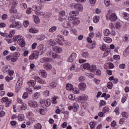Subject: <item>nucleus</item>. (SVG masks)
Returning <instances> with one entry per match:
<instances>
[{"label": "nucleus", "mask_w": 129, "mask_h": 129, "mask_svg": "<svg viewBox=\"0 0 129 129\" xmlns=\"http://www.w3.org/2000/svg\"><path fill=\"white\" fill-rule=\"evenodd\" d=\"M107 20H109L111 22H115L117 19V16L115 13L110 14V11H108V13L106 16Z\"/></svg>", "instance_id": "1"}, {"label": "nucleus", "mask_w": 129, "mask_h": 129, "mask_svg": "<svg viewBox=\"0 0 129 129\" xmlns=\"http://www.w3.org/2000/svg\"><path fill=\"white\" fill-rule=\"evenodd\" d=\"M38 51H35L37 54L39 55H42L45 53V47H44V45L40 44L39 46L37 47Z\"/></svg>", "instance_id": "2"}, {"label": "nucleus", "mask_w": 129, "mask_h": 129, "mask_svg": "<svg viewBox=\"0 0 129 129\" xmlns=\"http://www.w3.org/2000/svg\"><path fill=\"white\" fill-rule=\"evenodd\" d=\"M23 79L22 78H19L18 81L16 84V92H19L20 89H21V87H22V85L23 84Z\"/></svg>", "instance_id": "3"}, {"label": "nucleus", "mask_w": 129, "mask_h": 129, "mask_svg": "<svg viewBox=\"0 0 129 129\" xmlns=\"http://www.w3.org/2000/svg\"><path fill=\"white\" fill-rule=\"evenodd\" d=\"M2 102H4L5 104V106L6 107H9L10 105H11V103H12V100L9 99L8 97H4L2 99Z\"/></svg>", "instance_id": "4"}, {"label": "nucleus", "mask_w": 129, "mask_h": 129, "mask_svg": "<svg viewBox=\"0 0 129 129\" xmlns=\"http://www.w3.org/2000/svg\"><path fill=\"white\" fill-rule=\"evenodd\" d=\"M40 103L41 104H44L45 106L49 107V106L51 105V100L49 99H47L46 100H41Z\"/></svg>", "instance_id": "5"}, {"label": "nucleus", "mask_w": 129, "mask_h": 129, "mask_svg": "<svg viewBox=\"0 0 129 129\" xmlns=\"http://www.w3.org/2000/svg\"><path fill=\"white\" fill-rule=\"evenodd\" d=\"M14 34H15V31H12V32H10V34L8 35L9 37H6L5 38V40H6V41H7L9 44H11V43H13V40L11 39V38H12V37H13Z\"/></svg>", "instance_id": "6"}, {"label": "nucleus", "mask_w": 129, "mask_h": 129, "mask_svg": "<svg viewBox=\"0 0 129 129\" xmlns=\"http://www.w3.org/2000/svg\"><path fill=\"white\" fill-rule=\"evenodd\" d=\"M28 104L29 106H30V107H33V108L38 107L39 106V105L38 104V102L35 101H32V100L29 101Z\"/></svg>", "instance_id": "7"}, {"label": "nucleus", "mask_w": 129, "mask_h": 129, "mask_svg": "<svg viewBox=\"0 0 129 129\" xmlns=\"http://www.w3.org/2000/svg\"><path fill=\"white\" fill-rule=\"evenodd\" d=\"M40 63H45L47 62V63H51L52 62V58L51 57H42L40 60Z\"/></svg>", "instance_id": "8"}, {"label": "nucleus", "mask_w": 129, "mask_h": 129, "mask_svg": "<svg viewBox=\"0 0 129 129\" xmlns=\"http://www.w3.org/2000/svg\"><path fill=\"white\" fill-rule=\"evenodd\" d=\"M74 8L75 10L78 12H82L83 11V6L80 4H76L74 5Z\"/></svg>", "instance_id": "9"}, {"label": "nucleus", "mask_w": 129, "mask_h": 129, "mask_svg": "<svg viewBox=\"0 0 129 129\" xmlns=\"http://www.w3.org/2000/svg\"><path fill=\"white\" fill-rule=\"evenodd\" d=\"M38 53H37V52L35 51L31 55L29 56V59L30 60H34V59H38Z\"/></svg>", "instance_id": "10"}, {"label": "nucleus", "mask_w": 129, "mask_h": 129, "mask_svg": "<svg viewBox=\"0 0 129 129\" xmlns=\"http://www.w3.org/2000/svg\"><path fill=\"white\" fill-rule=\"evenodd\" d=\"M77 57V54H76V53H73L68 58V62H73V61H74V60L76 59Z\"/></svg>", "instance_id": "11"}, {"label": "nucleus", "mask_w": 129, "mask_h": 129, "mask_svg": "<svg viewBox=\"0 0 129 129\" xmlns=\"http://www.w3.org/2000/svg\"><path fill=\"white\" fill-rule=\"evenodd\" d=\"M43 68L46 70V71H50L52 68L51 64L49 63H45L43 64Z\"/></svg>", "instance_id": "12"}, {"label": "nucleus", "mask_w": 129, "mask_h": 129, "mask_svg": "<svg viewBox=\"0 0 129 129\" xmlns=\"http://www.w3.org/2000/svg\"><path fill=\"white\" fill-rule=\"evenodd\" d=\"M39 74L43 78H46L47 77V72L44 70H40L39 71Z\"/></svg>", "instance_id": "13"}, {"label": "nucleus", "mask_w": 129, "mask_h": 129, "mask_svg": "<svg viewBox=\"0 0 129 129\" xmlns=\"http://www.w3.org/2000/svg\"><path fill=\"white\" fill-rule=\"evenodd\" d=\"M17 42L18 43V44L20 46H21V47H25V42L24 39L20 38V39H18Z\"/></svg>", "instance_id": "14"}, {"label": "nucleus", "mask_w": 129, "mask_h": 129, "mask_svg": "<svg viewBox=\"0 0 129 129\" xmlns=\"http://www.w3.org/2000/svg\"><path fill=\"white\" fill-rule=\"evenodd\" d=\"M79 88L81 90H85L86 89V84L85 83H81L79 84Z\"/></svg>", "instance_id": "15"}, {"label": "nucleus", "mask_w": 129, "mask_h": 129, "mask_svg": "<svg viewBox=\"0 0 129 129\" xmlns=\"http://www.w3.org/2000/svg\"><path fill=\"white\" fill-rule=\"evenodd\" d=\"M35 81L38 82L39 83H41V84H45L46 83V82H45V81L40 79V78L39 77H35Z\"/></svg>", "instance_id": "16"}, {"label": "nucleus", "mask_w": 129, "mask_h": 129, "mask_svg": "<svg viewBox=\"0 0 129 129\" xmlns=\"http://www.w3.org/2000/svg\"><path fill=\"white\" fill-rule=\"evenodd\" d=\"M63 22L62 25L64 28H70L71 27V25L67 20H63Z\"/></svg>", "instance_id": "17"}, {"label": "nucleus", "mask_w": 129, "mask_h": 129, "mask_svg": "<svg viewBox=\"0 0 129 129\" xmlns=\"http://www.w3.org/2000/svg\"><path fill=\"white\" fill-rule=\"evenodd\" d=\"M79 15V12L77 11H73L70 12V17H76Z\"/></svg>", "instance_id": "18"}, {"label": "nucleus", "mask_w": 129, "mask_h": 129, "mask_svg": "<svg viewBox=\"0 0 129 129\" xmlns=\"http://www.w3.org/2000/svg\"><path fill=\"white\" fill-rule=\"evenodd\" d=\"M52 48L56 53H61L62 52V48L59 46H53Z\"/></svg>", "instance_id": "19"}, {"label": "nucleus", "mask_w": 129, "mask_h": 129, "mask_svg": "<svg viewBox=\"0 0 129 129\" xmlns=\"http://www.w3.org/2000/svg\"><path fill=\"white\" fill-rule=\"evenodd\" d=\"M18 6V2L16 0L11 1V8L12 9H15Z\"/></svg>", "instance_id": "20"}, {"label": "nucleus", "mask_w": 129, "mask_h": 129, "mask_svg": "<svg viewBox=\"0 0 129 129\" xmlns=\"http://www.w3.org/2000/svg\"><path fill=\"white\" fill-rule=\"evenodd\" d=\"M103 40L106 43H111L112 42V39L109 37H105L103 38Z\"/></svg>", "instance_id": "21"}, {"label": "nucleus", "mask_w": 129, "mask_h": 129, "mask_svg": "<svg viewBox=\"0 0 129 129\" xmlns=\"http://www.w3.org/2000/svg\"><path fill=\"white\" fill-rule=\"evenodd\" d=\"M9 70L10 69H9V66L8 65L5 66L2 69V71L4 73H7V72H8Z\"/></svg>", "instance_id": "22"}, {"label": "nucleus", "mask_w": 129, "mask_h": 129, "mask_svg": "<svg viewBox=\"0 0 129 129\" xmlns=\"http://www.w3.org/2000/svg\"><path fill=\"white\" fill-rule=\"evenodd\" d=\"M73 107H74V111L75 112H76V111H77V109L79 108V105H78V104H77V103H74L73 104Z\"/></svg>", "instance_id": "23"}, {"label": "nucleus", "mask_w": 129, "mask_h": 129, "mask_svg": "<svg viewBox=\"0 0 129 129\" xmlns=\"http://www.w3.org/2000/svg\"><path fill=\"white\" fill-rule=\"evenodd\" d=\"M89 71L91 72H94L96 70V66L92 64L91 66H90Z\"/></svg>", "instance_id": "24"}, {"label": "nucleus", "mask_w": 129, "mask_h": 129, "mask_svg": "<svg viewBox=\"0 0 129 129\" xmlns=\"http://www.w3.org/2000/svg\"><path fill=\"white\" fill-rule=\"evenodd\" d=\"M56 40H57V41H63L64 42V38L63 36L61 35H58L56 37Z\"/></svg>", "instance_id": "25"}, {"label": "nucleus", "mask_w": 129, "mask_h": 129, "mask_svg": "<svg viewBox=\"0 0 129 129\" xmlns=\"http://www.w3.org/2000/svg\"><path fill=\"white\" fill-rule=\"evenodd\" d=\"M26 90L27 91V93H29V94H33V90L32 89V88L27 87L26 88Z\"/></svg>", "instance_id": "26"}, {"label": "nucleus", "mask_w": 129, "mask_h": 129, "mask_svg": "<svg viewBox=\"0 0 129 129\" xmlns=\"http://www.w3.org/2000/svg\"><path fill=\"white\" fill-rule=\"evenodd\" d=\"M66 89L67 90H72L73 89V85L71 84H67Z\"/></svg>", "instance_id": "27"}, {"label": "nucleus", "mask_w": 129, "mask_h": 129, "mask_svg": "<svg viewBox=\"0 0 129 129\" xmlns=\"http://www.w3.org/2000/svg\"><path fill=\"white\" fill-rule=\"evenodd\" d=\"M123 17L126 21H129V14L127 13H123Z\"/></svg>", "instance_id": "28"}, {"label": "nucleus", "mask_w": 129, "mask_h": 129, "mask_svg": "<svg viewBox=\"0 0 129 129\" xmlns=\"http://www.w3.org/2000/svg\"><path fill=\"white\" fill-rule=\"evenodd\" d=\"M109 111V107L107 106L104 107L102 109V112L103 113H106Z\"/></svg>", "instance_id": "29"}, {"label": "nucleus", "mask_w": 129, "mask_h": 129, "mask_svg": "<svg viewBox=\"0 0 129 129\" xmlns=\"http://www.w3.org/2000/svg\"><path fill=\"white\" fill-rule=\"evenodd\" d=\"M93 21L94 23L97 24L99 22V16H95L93 19Z\"/></svg>", "instance_id": "30"}, {"label": "nucleus", "mask_w": 129, "mask_h": 129, "mask_svg": "<svg viewBox=\"0 0 129 129\" xmlns=\"http://www.w3.org/2000/svg\"><path fill=\"white\" fill-rule=\"evenodd\" d=\"M83 68L84 69H87V70H89L90 68V64L88 63H86L83 64Z\"/></svg>", "instance_id": "31"}, {"label": "nucleus", "mask_w": 129, "mask_h": 129, "mask_svg": "<svg viewBox=\"0 0 129 129\" xmlns=\"http://www.w3.org/2000/svg\"><path fill=\"white\" fill-rule=\"evenodd\" d=\"M82 56L83 58H88V57H89V54L88 52H83Z\"/></svg>", "instance_id": "32"}, {"label": "nucleus", "mask_w": 129, "mask_h": 129, "mask_svg": "<svg viewBox=\"0 0 129 129\" xmlns=\"http://www.w3.org/2000/svg\"><path fill=\"white\" fill-rule=\"evenodd\" d=\"M56 30H57V26H53L49 29V31L50 33H53L55 32Z\"/></svg>", "instance_id": "33"}, {"label": "nucleus", "mask_w": 129, "mask_h": 129, "mask_svg": "<svg viewBox=\"0 0 129 129\" xmlns=\"http://www.w3.org/2000/svg\"><path fill=\"white\" fill-rule=\"evenodd\" d=\"M61 34L64 35V36H68V34H69V31L66 29H62Z\"/></svg>", "instance_id": "34"}, {"label": "nucleus", "mask_w": 129, "mask_h": 129, "mask_svg": "<svg viewBox=\"0 0 129 129\" xmlns=\"http://www.w3.org/2000/svg\"><path fill=\"white\" fill-rule=\"evenodd\" d=\"M96 124V123L95 122L92 121L90 122V126L91 129H94L95 128V125Z\"/></svg>", "instance_id": "35"}, {"label": "nucleus", "mask_w": 129, "mask_h": 129, "mask_svg": "<svg viewBox=\"0 0 129 129\" xmlns=\"http://www.w3.org/2000/svg\"><path fill=\"white\" fill-rule=\"evenodd\" d=\"M48 44H49L50 46H55V45H56V42H55L54 40L50 39L48 41Z\"/></svg>", "instance_id": "36"}, {"label": "nucleus", "mask_w": 129, "mask_h": 129, "mask_svg": "<svg viewBox=\"0 0 129 129\" xmlns=\"http://www.w3.org/2000/svg\"><path fill=\"white\" fill-rule=\"evenodd\" d=\"M80 23V21L76 18H74L73 24V25H79V24Z\"/></svg>", "instance_id": "37"}, {"label": "nucleus", "mask_w": 129, "mask_h": 129, "mask_svg": "<svg viewBox=\"0 0 129 129\" xmlns=\"http://www.w3.org/2000/svg\"><path fill=\"white\" fill-rule=\"evenodd\" d=\"M29 32L35 34L36 33H38V30L36 28H32L30 29Z\"/></svg>", "instance_id": "38"}, {"label": "nucleus", "mask_w": 129, "mask_h": 129, "mask_svg": "<svg viewBox=\"0 0 129 129\" xmlns=\"http://www.w3.org/2000/svg\"><path fill=\"white\" fill-rule=\"evenodd\" d=\"M121 115L123 117H125V118H128V113L126 112H122Z\"/></svg>", "instance_id": "39"}, {"label": "nucleus", "mask_w": 129, "mask_h": 129, "mask_svg": "<svg viewBox=\"0 0 129 129\" xmlns=\"http://www.w3.org/2000/svg\"><path fill=\"white\" fill-rule=\"evenodd\" d=\"M59 17H60V18H63L64 17H65L66 13H65L64 11H61L59 12Z\"/></svg>", "instance_id": "40"}, {"label": "nucleus", "mask_w": 129, "mask_h": 129, "mask_svg": "<svg viewBox=\"0 0 129 129\" xmlns=\"http://www.w3.org/2000/svg\"><path fill=\"white\" fill-rule=\"evenodd\" d=\"M34 21L35 24H39V23H40V19H39V17H38V16H35L34 17Z\"/></svg>", "instance_id": "41"}, {"label": "nucleus", "mask_w": 129, "mask_h": 129, "mask_svg": "<svg viewBox=\"0 0 129 129\" xmlns=\"http://www.w3.org/2000/svg\"><path fill=\"white\" fill-rule=\"evenodd\" d=\"M18 118L19 121H23L24 119H25V117L23 115H19L18 116Z\"/></svg>", "instance_id": "42"}, {"label": "nucleus", "mask_w": 129, "mask_h": 129, "mask_svg": "<svg viewBox=\"0 0 129 129\" xmlns=\"http://www.w3.org/2000/svg\"><path fill=\"white\" fill-rule=\"evenodd\" d=\"M128 54H129L128 49L126 48V50L123 51V55L124 57H127L128 55Z\"/></svg>", "instance_id": "43"}, {"label": "nucleus", "mask_w": 129, "mask_h": 129, "mask_svg": "<svg viewBox=\"0 0 129 129\" xmlns=\"http://www.w3.org/2000/svg\"><path fill=\"white\" fill-rule=\"evenodd\" d=\"M72 90H73L74 93L76 94H78V93H79L80 90L79 88H73Z\"/></svg>", "instance_id": "44"}, {"label": "nucleus", "mask_w": 129, "mask_h": 129, "mask_svg": "<svg viewBox=\"0 0 129 129\" xmlns=\"http://www.w3.org/2000/svg\"><path fill=\"white\" fill-rule=\"evenodd\" d=\"M107 87L109 88V89H111L113 86V84L111 82H109L107 83Z\"/></svg>", "instance_id": "45"}, {"label": "nucleus", "mask_w": 129, "mask_h": 129, "mask_svg": "<svg viewBox=\"0 0 129 129\" xmlns=\"http://www.w3.org/2000/svg\"><path fill=\"white\" fill-rule=\"evenodd\" d=\"M21 109H23L24 110H25V109H27V104H26V103H22V104H21Z\"/></svg>", "instance_id": "46"}, {"label": "nucleus", "mask_w": 129, "mask_h": 129, "mask_svg": "<svg viewBox=\"0 0 129 129\" xmlns=\"http://www.w3.org/2000/svg\"><path fill=\"white\" fill-rule=\"evenodd\" d=\"M104 4L106 7H109L110 6V0H104Z\"/></svg>", "instance_id": "47"}, {"label": "nucleus", "mask_w": 129, "mask_h": 129, "mask_svg": "<svg viewBox=\"0 0 129 129\" xmlns=\"http://www.w3.org/2000/svg\"><path fill=\"white\" fill-rule=\"evenodd\" d=\"M21 9H22V10H26V9L28 8V6H27V4H26L25 3H22L21 5Z\"/></svg>", "instance_id": "48"}, {"label": "nucleus", "mask_w": 129, "mask_h": 129, "mask_svg": "<svg viewBox=\"0 0 129 129\" xmlns=\"http://www.w3.org/2000/svg\"><path fill=\"white\" fill-rule=\"evenodd\" d=\"M15 28L17 29H21V24L19 22H15Z\"/></svg>", "instance_id": "49"}, {"label": "nucleus", "mask_w": 129, "mask_h": 129, "mask_svg": "<svg viewBox=\"0 0 129 129\" xmlns=\"http://www.w3.org/2000/svg\"><path fill=\"white\" fill-rule=\"evenodd\" d=\"M17 12L18 11L17 10V9L15 8H11V10H10V13H11V14H16V13H17Z\"/></svg>", "instance_id": "50"}, {"label": "nucleus", "mask_w": 129, "mask_h": 129, "mask_svg": "<svg viewBox=\"0 0 129 129\" xmlns=\"http://www.w3.org/2000/svg\"><path fill=\"white\" fill-rule=\"evenodd\" d=\"M35 129H42V125L39 123L35 125Z\"/></svg>", "instance_id": "51"}, {"label": "nucleus", "mask_w": 129, "mask_h": 129, "mask_svg": "<svg viewBox=\"0 0 129 129\" xmlns=\"http://www.w3.org/2000/svg\"><path fill=\"white\" fill-rule=\"evenodd\" d=\"M105 36H109L110 35V31L107 29L104 31Z\"/></svg>", "instance_id": "52"}, {"label": "nucleus", "mask_w": 129, "mask_h": 129, "mask_svg": "<svg viewBox=\"0 0 129 129\" xmlns=\"http://www.w3.org/2000/svg\"><path fill=\"white\" fill-rule=\"evenodd\" d=\"M49 94H50V91L48 90H45L43 92L44 96L47 97L49 96Z\"/></svg>", "instance_id": "53"}, {"label": "nucleus", "mask_w": 129, "mask_h": 129, "mask_svg": "<svg viewBox=\"0 0 129 129\" xmlns=\"http://www.w3.org/2000/svg\"><path fill=\"white\" fill-rule=\"evenodd\" d=\"M39 95H40V93L36 92L34 94L33 97L35 99H37V98H39Z\"/></svg>", "instance_id": "54"}, {"label": "nucleus", "mask_w": 129, "mask_h": 129, "mask_svg": "<svg viewBox=\"0 0 129 129\" xmlns=\"http://www.w3.org/2000/svg\"><path fill=\"white\" fill-rule=\"evenodd\" d=\"M19 39L20 40V36L19 35L13 37V42H18Z\"/></svg>", "instance_id": "55"}, {"label": "nucleus", "mask_w": 129, "mask_h": 129, "mask_svg": "<svg viewBox=\"0 0 129 129\" xmlns=\"http://www.w3.org/2000/svg\"><path fill=\"white\" fill-rule=\"evenodd\" d=\"M17 61H18V58L13 55L11 57V62H17Z\"/></svg>", "instance_id": "56"}, {"label": "nucleus", "mask_w": 129, "mask_h": 129, "mask_svg": "<svg viewBox=\"0 0 129 129\" xmlns=\"http://www.w3.org/2000/svg\"><path fill=\"white\" fill-rule=\"evenodd\" d=\"M106 104V102L103 100H101L100 103V107L103 106V105H105Z\"/></svg>", "instance_id": "57"}, {"label": "nucleus", "mask_w": 129, "mask_h": 129, "mask_svg": "<svg viewBox=\"0 0 129 129\" xmlns=\"http://www.w3.org/2000/svg\"><path fill=\"white\" fill-rule=\"evenodd\" d=\"M71 32L72 34H73L74 35H77V31L75 28H72L71 30Z\"/></svg>", "instance_id": "58"}, {"label": "nucleus", "mask_w": 129, "mask_h": 129, "mask_svg": "<svg viewBox=\"0 0 129 129\" xmlns=\"http://www.w3.org/2000/svg\"><path fill=\"white\" fill-rule=\"evenodd\" d=\"M5 79L6 81H8V82H10L11 80H13V77H9V76H7L6 77Z\"/></svg>", "instance_id": "59"}, {"label": "nucleus", "mask_w": 129, "mask_h": 129, "mask_svg": "<svg viewBox=\"0 0 129 129\" xmlns=\"http://www.w3.org/2000/svg\"><path fill=\"white\" fill-rule=\"evenodd\" d=\"M13 55L14 56V57H15L16 58H17V59L21 55L19 52H15Z\"/></svg>", "instance_id": "60"}, {"label": "nucleus", "mask_w": 129, "mask_h": 129, "mask_svg": "<svg viewBox=\"0 0 129 129\" xmlns=\"http://www.w3.org/2000/svg\"><path fill=\"white\" fill-rule=\"evenodd\" d=\"M52 58H53V59H56V58H59V57H60V55L57 54L56 53H52Z\"/></svg>", "instance_id": "61"}, {"label": "nucleus", "mask_w": 129, "mask_h": 129, "mask_svg": "<svg viewBox=\"0 0 129 129\" xmlns=\"http://www.w3.org/2000/svg\"><path fill=\"white\" fill-rule=\"evenodd\" d=\"M114 112H115V113L117 115H118V114H119V107H116L114 109Z\"/></svg>", "instance_id": "62"}, {"label": "nucleus", "mask_w": 129, "mask_h": 129, "mask_svg": "<svg viewBox=\"0 0 129 129\" xmlns=\"http://www.w3.org/2000/svg\"><path fill=\"white\" fill-rule=\"evenodd\" d=\"M14 71L13 70H10V71H8V75H9V76H13L14 75Z\"/></svg>", "instance_id": "63"}, {"label": "nucleus", "mask_w": 129, "mask_h": 129, "mask_svg": "<svg viewBox=\"0 0 129 129\" xmlns=\"http://www.w3.org/2000/svg\"><path fill=\"white\" fill-rule=\"evenodd\" d=\"M50 85L51 87H56L57 86V83L55 82H52Z\"/></svg>", "instance_id": "64"}]
</instances>
